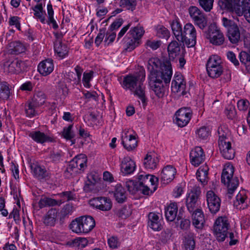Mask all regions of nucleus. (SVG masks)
<instances>
[{
  "label": "nucleus",
  "instance_id": "1",
  "mask_svg": "<svg viewBox=\"0 0 250 250\" xmlns=\"http://www.w3.org/2000/svg\"><path fill=\"white\" fill-rule=\"evenodd\" d=\"M145 72L141 71L138 74H129L124 77L121 83L125 90H129L134 96L140 99L143 104L146 102L145 86L143 82L145 80Z\"/></svg>",
  "mask_w": 250,
  "mask_h": 250
},
{
  "label": "nucleus",
  "instance_id": "2",
  "mask_svg": "<svg viewBox=\"0 0 250 250\" xmlns=\"http://www.w3.org/2000/svg\"><path fill=\"white\" fill-rule=\"evenodd\" d=\"M147 69L150 73L149 79L161 78L165 83H169L172 75L171 64L169 61L161 62L158 58H152L148 62Z\"/></svg>",
  "mask_w": 250,
  "mask_h": 250
},
{
  "label": "nucleus",
  "instance_id": "3",
  "mask_svg": "<svg viewBox=\"0 0 250 250\" xmlns=\"http://www.w3.org/2000/svg\"><path fill=\"white\" fill-rule=\"evenodd\" d=\"M234 167L230 164L225 165L221 175V182L228 187V194L229 198L233 193L239 185L238 177L233 175Z\"/></svg>",
  "mask_w": 250,
  "mask_h": 250
},
{
  "label": "nucleus",
  "instance_id": "4",
  "mask_svg": "<svg viewBox=\"0 0 250 250\" xmlns=\"http://www.w3.org/2000/svg\"><path fill=\"white\" fill-rule=\"evenodd\" d=\"M94 218L90 216H81L73 220L69 225L72 231L76 233H87L95 227Z\"/></svg>",
  "mask_w": 250,
  "mask_h": 250
},
{
  "label": "nucleus",
  "instance_id": "5",
  "mask_svg": "<svg viewBox=\"0 0 250 250\" xmlns=\"http://www.w3.org/2000/svg\"><path fill=\"white\" fill-rule=\"evenodd\" d=\"M144 32L142 27L136 26L131 29L124 38L125 49L127 51H131L138 46L139 40Z\"/></svg>",
  "mask_w": 250,
  "mask_h": 250
},
{
  "label": "nucleus",
  "instance_id": "6",
  "mask_svg": "<svg viewBox=\"0 0 250 250\" xmlns=\"http://www.w3.org/2000/svg\"><path fill=\"white\" fill-rule=\"evenodd\" d=\"M219 134L218 145L222 156L228 160L232 159L234 157V151L231 147V143L225 133L222 127L218 130Z\"/></svg>",
  "mask_w": 250,
  "mask_h": 250
},
{
  "label": "nucleus",
  "instance_id": "7",
  "mask_svg": "<svg viewBox=\"0 0 250 250\" xmlns=\"http://www.w3.org/2000/svg\"><path fill=\"white\" fill-rule=\"evenodd\" d=\"M137 179V182L141 187V193L144 195H149L150 185L155 186L153 189L154 190L156 189V184L158 182V178L157 177L142 172L138 174Z\"/></svg>",
  "mask_w": 250,
  "mask_h": 250
},
{
  "label": "nucleus",
  "instance_id": "8",
  "mask_svg": "<svg viewBox=\"0 0 250 250\" xmlns=\"http://www.w3.org/2000/svg\"><path fill=\"white\" fill-rule=\"evenodd\" d=\"M222 61L219 56L212 55L208 59L206 68L208 76L212 78L219 77L223 73Z\"/></svg>",
  "mask_w": 250,
  "mask_h": 250
},
{
  "label": "nucleus",
  "instance_id": "9",
  "mask_svg": "<svg viewBox=\"0 0 250 250\" xmlns=\"http://www.w3.org/2000/svg\"><path fill=\"white\" fill-rule=\"evenodd\" d=\"M229 227V223L226 217H219L216 220L213 230L217 241L223 242L225 240Z\"/></svg>",
  "mask_w": 250,
  "mask_h": 250
},
{
  "label": "nucleus",
  "instance_id": "10",
  "mask_svg": "<svg viewBox=\"0 0 250 250\" xmlns=\"http://www.w3.org/2000/svg\"><path fill=\"white\" fill-rule=\"evenodd\" d=\"M183 40L179 41L185 43L188 47H193L196 42V31L193 25L190 23H186L182 33Z\"/></svg>",
  "mask_w": 250,
  "mask_h": 250
},
{
  "label": "nucleus",
  "instance_id": "11",
  "mask_svg": "<svg viewBox=\"0 0 250 250\" xmlns=\"http://www.w3.org/2000/svg\"><path fill=\"white\" fill-rule=\"evenodd\" d=\"M189 15L194 23L200 29H203L208 24L207 17L202 11L196 6H190L188 8Z\"/></svg>",
  "mask_w": 250,
  "mask_h": 250
},
{
  "label": "nucleus",
  "instance_id": "12",
  "mask_svg": "<svg viewBox=\"0 0 250 250\" xmlns=\"http://www.w3.org/2000/svg\"><path fill=\"white\" fill-rule=\"evenodd\" d=\"M201 193L200 187L195 186L188 194L186 198V206L188 210L190 213L197 208L198 201Z\"/></svg>",
  "mask_w": 250,
  "mask_h": 250
},
{
  "label": "nucleus",
  "instance_id": "13",
  "mask_svg": "<svg viewBox=\"0 0 250 250\" xmlns=\"http://www.w3.org/2000/svg\"><path fill=\"white\" fill-rule=\"evenodd\" d=\"M192 115L191 110L187 107H182L175 113L174 122L180 127L186 126L191 120Z\"/></svg>",
  "mask_w": 250,
  "mask_h": 250
},
{
  "label": "nucleus",
  "instance_id": "14",
  "mask_svg": "<svg viewBox=\"0 0 250 250\" xmlns=\"http://www.w3.org/2000/svg\"><path fill=\"white\" fill-rule=\"evenodd\" d=\"M25 62L18 59H10L4 63V70L11 74L19 73L24 70Z\"/></svg>",
  "mask_w": 250,
  "mask_h": 250
},
{
  "label": "nucleus",
  "instance_id": "15",
  "mask_svg": "<svg viewBox=\"0 0 250 250\" xmlns=\"http://www.w3.org/2000/svg\"><path fill=\"white\" fill-rule=\"evenodd\" d=\"M208 206L212 214L217 212L220 208L221 200L212 190L208 191L206 195Z\"/></svg>",
  "mask_w": 250,
  "mask_h": 250
},
{
  "label": "nucleus",
  "instance_id": "16",
  "mask_svg": "<svg viewBox=\"0 0 250 250\" xmlns=\"http://www.w3.org/2000/svg\"><path fill=\"white\" fill-rule=\"evenodd\" d=\"M149 79V83L151 89L158 98H163L165 94L166 90L162 83V80H164L163 78H154Z\"/></svg>",
  "mask_w": 250,
  "mask_h": 250
},
{
  "label": "nucleus",
  "instance_id": "17",
  "mask_svg": "<svg viewBox=\"0 0 250 250\" xmlns=\"http://www.w3.org/2000/svg\"><path fill=\"white\" fill-rule=\"evenodd\" d=\"M28 135L38 144H43L45 143H51L54 141L53 137L49 133H45L39 130L29 132Z\"/></svg>",
  "mask_w": 250,
  "mask_h": 250
},
{
  "label": "nucleus",
  "instance_id": "18",
  "mask_svg": "<svg viewBox=\"0 0 250 250\" xmlns=\"http://www.w3.org/2000/svg\"><path fill=\"white\" fill-rule=\"evenodd\" d=\"M208 36L210 42L216 45L222 44L225 40L222 32L214 26H211L209 28Z\"/></svg>",
  "mask_w": 250,
  "mask_h": 250
},
{
  "label": "nucleus",
  "instance_id": "19",
  "mask_svg": "<svg viewBox=\"0 0 250 250\" xmlns=\"http://www.w3.org/2000/svg\"><path fill=\"white\" fill-rule=\"evenodd\" d=\"M205 158V155L202 148L200 146H196L190 152V161L191 164L198 167L202 163Z\"/></svg>",
  "mask_w": 250,
  "mask_h": 250
},
{
  "label": "nucleus",
  "instance_id": "20",
  "mask_svg": "<svg viewBox=\"0 0 250 250\" xmlns=\"http://www.w3.org/2000/svg\"><path fill=\"white\" fill-rule=\"evenodd\" d=\"M244 46L247 49L239 53V57L241 62L246 67L250 65V36H246L244 39Z\"/></svg>",
  "mask_w": 250,
  "mask_h": 250
},
{
  "label": "nucleus",
  "instance_id": "21",
  "mask_svg": "<svg viewBox=\"0 0 250 250\" xmlns=\"http://www.w3.org/2000/svg\"><path fill=\"white\" fill-rule=\"evenodd\" d=\"M176 173V169L172 166L168 165L164 167L160 176L163 184L167 185L171 182L174 178Z\"/></svg>",
  "mask_w": 250,
  "mask_h": 250
},
{
  "label": "nucleus",
  "instance_id": "22",
  "mask_svg": "<svg viewBox=\"0 0 250 250\" xmlns=\"http://www.w3.org/2000/svg\"><path fill=\"white\" fill-rule=\"evenodd\" d=\"M186 81L183 78V76L180 73L175 74L174 77V80L171 83V90L174 93L181 92L183 95L184 94V91L186 88Z\"/></svg>",
  "mask_w": 250,
  "mask_h": 250
},
{
  "label": "nucleus",
  "instance_id": "23",
  "mask_svg": "<svg viewBox=\"0 0 250 250\" xmlns=\"http://www.w3.org/2000/svg\"><path fill=\"white\" fill-rule=\"evenodd\" d=\"M137 136L136 133L127 135V133L122 136V144L127 151H131L137 146Z\"/></svg>",
  "mask_w": 250,
  "mask_h": 250
},
{
  "label": "nucleus",
  "instance_id": "24",
  "mask_svg": "<svg viewBox=\"0 0 250 250\" xmlns=\"http://www.w3.org/2000/svg\"><path fill=\"white\" fill-rule=\"evenodd\" d=\"M136 168L135 163L129 157H125L121 164V170L124 175L132 174Z\"/></svg>",
  "mask_w": 250,
  "mask_h": 250
},
{
  "label": "nucleus",
  "instance_id": "25",
  "mask_svg": "<svg viewBox=\"0 0 250 250\" xmlns=\"http://www.w3.org/2000/svg\"><path fill=\"white\" fill-rule=\"evenodd\" d=\"M54 70L53 61L52 59H46L40 62L38 71L43 76L50 74Z\"/></svg>",
  "mask_w": 250,
  "mask_h": 250
},
{
  "label": "nucleus",
  "instance_id": "26",
  "mask_svg": "<svg viewBox=\"0 0 250 250\" xmlns=\"http://www.w3.org/2000/svg\"><path fill=\"white\" fill-rule=\"evenodd\" d=\"M162 221L159 216L155 212H150L148 214V226L154 231H159L162 229Z\"/></svg>",
  "mask_w": 250,
  "mask_h": 250
},
{
  "label": "nucleus",
  "instance_id": "27",
  "mask_svg": "<svg viewBox=\"0 0 250 250\" xmlns=\"http://www.w3.org/2000/svg\"><path fill=\"white\" fill-rule=\"evenodd\" d=\"M33 176L40 180L45 179L48 176V172L43 166L38 163L32 164L30 166Z\"/></svg>",
  "mask_w": 250,
  "mask_h": 250
},
{
  "label": "nucleus",
  "instance_id": "28",
  "mask_svg": "<svg viewBox=\"0 0 250 250\" xmlns=\"http://www.w3.org/2000/svg\"><path fill=\"white\" fill-rule=\"evenodd\" d=\"M238 16L244 15L246 20L250 23V0H244L242 4L237 7L235 10Z\"/></svg>",
  "mask_w": 250,
  "mask_h": 250
},
{
  "label": "nucleus",
  "instance_id": "29",
  "mask_svg": "<svg viewBox=\"0 0 250 250\" xmlns=\"http://www.w3.org/2000/svg\"><path fill=\"white\" fill-rule=\"evenodd\" d=\"M192 212V224L198 229H201L205 223L204 215L202 210L199 208L195 209Z\"/></svg>",
  "mask_w": 250,
  "mask_h": 250
},
{
  "label": "nucleus",
  "instance_id": "30",
  "mask_svg": "<svg viewBox=\"0 0 250 250\" xmlns=\"http://www.w3.org/2000/svg\"><path fill=\"white\" fill-rule=\"evenodd\" d=\"M54 48L55 53L60 59H62L68 56L69 48L66 44L62 42L55 41Z\"/></svg>",
  "mask_w": 250,
  "mask_h": 250
},
{
  "label": "nucleus",
  "instance_id": "31",
  "mask_svg": "<svg viewBox=\"0 0 250 250\" xmlns=\"http://www.w3.org/2000/svg\"><path fill=\"white\" fill-rule=\"evenodd\" d=\"M26 50L25 45L19 41L12 42L8 44V52L14 55H18Z\"/></svg>",
  "mask_w": 250,
  "mask_h": 250
},
{
  "label": "nucleus",
  "instance_id": "32",
  "mask_svg": "<svg viewBox=\"0 0 250 250\" xmlns=\"http://www.w3.org/2000/svg\"><path fill=\"white\" fill-rule=\"evenodd\" d=\"M178 212V207L175 203H170L165 208V216L168 221H173L176 218Z\"/></svg>",
  "mask_w": 250,
  "mask_h": 250
},
{
  "label": "nucleus",
  "instance_id": "33",
  "mask_svg": "<svg viewBox=\"0 0 250 250\" xmlns=\"http://www.w3.org/2000/svg\"><path fill=\"white\" fill-rule=\"evenodd\" d=\"M208 167L207 165L200 167L196 172V177L202 185H206L208 182Z\"/></svg>",
  "mask_w": 250,
  "mask_h": 250
},
{
  "label": "nucleus",
  "instance_id": "34",
  "mask_svg": "<svg viewBox=\"0 0 250 250\" xmlns=\"http://www.w3.org/2000/svg\"><path fill=\"white\" fill-rule=\"evenodd\" d=\"M227 36L232 43L235 44L239 42L240 40V31L237 25L228 29Z\"/></svg>",
  "mask_w": 250,
  "mask_h": 250
},
{
  "label": "nucleus",
  "instance_id": "35",
  "mask_svg": "<svg viewBox=\"0 0 250 250\" xmlns=\"http://www.w3.org/2000/svg\"><path fill=\"white\" fill-rule=\"evenodd\" d=\"M170 26L174 36L177 41H182L183 38L182 33L183 29L182 27L179 20L177 19L173 20L170 22Z\"/></svg>",
  "mask_w": 250,
  "mask_h": 250
},
{
  "label": "nucleus",
  "instance_id": "36",
  "mask_svg": "<svg viewBox=\"0 0 250 250\" xmlns=\"http://www.w3.org/2000/svg\"><path fill=\"white\" fill-rule=\"evenodd\" d=\"M247 197L244 190L240 191L236 196V200L234 202V206L238 209H244L248 206L246 200Z\"/></svg>",
  "mask_w": 250,
  "mask_h": 250
},
{
  "label": "nucleus",
  "instance_id": "37",
  "mask_svg": "<svg viewBox=\"0 0 250 250\" xmlns=\"http://www.w3.org/2000/svg\"><path fill=\"white\" fill-rule=\"evenodd\" d=\"M57 214V210L54 208H51L44 216V223L47 226H54L56 222Z\"/></svg>",
  "mask_w": 250,
  "mask_h": 250
},
{
  "label": "nucleus",
  "instance_id": "38",
  "mask_svg": "<svg viewBox=\"0 0 250 250\" xmlns=\"http://www.w3.org/2000/svg\"><path fill=\"white\" fill-rule=\"evenodd\" d=\"M63 201H57L55 199L45 196H42L39 202V206L40 208H42L46 207L54 206L56 205L60 206L62 203Z\"/></svg>",
  "mask_w": 250,
  "mask_h": 250
},
{
  "label": "nucleus",
  "instance_id": "39",
  "mask_svg": "<svg viewBox=\"0 0 250 250\" xmlns=\"http://www.w3.org/2000/svg\"><path fill=\"white\" fill-rule=\"evenodd\" d=\"M167 51L169 58L174 59L180 55L181 48L179 43L176 41H173L168 45Z\"/></svg>",
  "mask_w": 250,
  "mask_h": 250
},
{
  "label": "nucleus",
  "instance_id": "40",
  "mask_svg": "<svg viewBox=\"0 0 250 250\" xmlns=\"http://www.w3.org/2000/svg\"><path fill=\"white\" fill-rule=\"evenodd\" d=\"M241 0H219L218 5L222 9L233 8L234 11L240 5Z\"/></svg>",
  "mask_w": 250,
  "mask_h": 250
},
{
  "label": "nucleus",
  "instance_id": "41",
  "mask_svg": "<svg viewBox=\"0 0 250 250\" xmlns=\"http://www.w3.org/2000/svg\"><path fill=\"white\" fill-rule=\"evenodd\" d=\"M183 245L185 250H193L195 249V242L193 234L189 233L185 236Z\"/></svg>",
  "mask_w": 250,
  "mask_h": 250
},
{
  "label": "nucleus",
  "instance_id": "42",
  "mask_svg": "<svg viewBox=\"0 0 250 250\" xmlns=\"http://www.w3.org/2000/svg\"><path fill=\"white\" fill-rule=\"evenodd\" d=\"M159 160L156 157L147 154L144 159V166L146 169H153L157 167Z\"/></svg>",
  "mask_w": 250,
  "mask_h": 250
},
{
  "label": "nucleus",
  "instance_id": "43",
  "mask_svg": "<svg viewBox=\"0 0 250 250\" xmlns=\"http://www.w3.org/2000/svg\"><path fill=\"white\" fill-rule=\"evenodd\" d=\"M114 195L116 200L119 203H123L126 199V192L125 189L121 185L116 186Z\"/></svg>",
  "mask_w": 250,
  "mask_h": 250
},
{
  "label": "nucleus",
  "instance_id": "44",
  "mask_svg": "<svg viewBox=\"0 0 250 250\" xmlns=\"http://www.w3.org/2000/svg\"><path fill=\"white\" fill-rule=\"evenodd\" d=\"M47 21L46 22L48 24H52V27L54 29H57L58 28V25L56 21L54 19V10L52 8V5L50 2L47 5Z\"/></svg>",
  "mask_w": 250,
  "mask_h": 250
},
{
  "label": "nucleus",
  "instance_id": "45",
  "mask_svg": "<svg viewBox=\"0 0 250 250\" xmlns=\"http://www.w3.org/2000/svg\"><path fill=\"white\" fill-rule=\"evenodd\" d=\"M120 7L127 10L133 11L137 5L136 0H117Z\"/></svg>",
  "mask_w": 250,
  "mask_h": 250
},
{
  "label": "nucleus",
  "instance_id": "46",
  "mask_svg": "<svg viewBox=\"0 0 250 250\" xmlns=\"http://www.w3.org/2000/svg\"><path fill=\"white\" fill-rule=\"evenodd\" d=\"M39 107L32 101H29L25 105V111L27 116L32 117L37 114L36 110L37 107Z\"/></svg>",
  "mask_w": 250,
  "mask_h": 250
},
{
  "label": "nucleus",
  "instance_id": "47",
  "mask_svg": "<svg viewBox=\"0 0 250 250\" xmlns=\"http://www.w3.org/2000/svg\"><path fill=\"white\" fill-rule=\"evenodd\" d=\"M46 100V95L44 93L41 91H37L35 92L33 98L31 100L37 105L38 106H40L43 105Z\"/></svg>",
  "mask_w": 250,
  "mask_h": 250
},
{
  "label": "nucleus",
  "instance_id": "48",
  "mask_svg": "<svg viewBox=\"0 0 250 250\" xmlns=\"http://www.w3.org/2000/svg\"><path fill=\"white\" fill-rule=\"evenodd\" d=\"M125 186L128 191L131 194H135L137 192L141 193V187L137 182L132 180H128L125 183Z\"/></svg>",
  "mask_w": 250,
  "mask_h": 250
},
{
  "label": "nucleus",
  "instance_id": "49",
  "mask_svg": "<svg viewBox=\"0 0 250 250\" xmlns=\"http://www.w3.org/2000/svg\"><path fill=\"white\" fill-rule=\"evenodd\" d=\"M210 132L208 127L204 126L197 129L196 134L199 139L206 140L210 136Z\"/></svg>",
  "mask_w": 250,
  "mask_h": 250
},
{
  "label": "nucleus",
  "instance_id": "50",
  "mask_svg": "<svg viewBox=\"0 0 250 250\" xmlns=\"http://www.w3.org/2000/svg\"><path fill=\"white\" fill-rule=\"evenodd\" d=\"M88 182L85 184L83 189L86 192H90L94 188L95 182L97 181V177H94V175L90 174L87 176Z\"/></svg>",
  "mask_w": 250,
  "mask_h": 250
},
{
  "label": "nucleus",
  "instance_id": "51",
  "mask_svg": "<svg viewBox=\"0 0 250 250\" xmlns=\"http://www.w3.org/2000/svg\"><path fill=\"white\" fill-rule=\"evenodd\" d=\"M94 72L93 71H90L89 72H84L83 73V76L82 79V82L83 86L85 88H90L91 86L90 81L93 78Z\"/></svg>",
  "mask_w": 250,
  "mask_h": 250
},
{
  "label": "nucleus",
  "instance_id": "52",
  "mask_svg": "<svg viewBox=\"0 0 250 250\" xmlns=\"http://www.w3.org/2000/svg\"><path fill=\"white\" fill-rule=\"evenodd\" d=\"M74 70L76 72V76L73 79L69 78L70 82H73L74 84L78 85L80 84L81 81V76L83 72V69L79 65H77L75 68Z\"/></svg>",
  "mask_w": 250,
  "mask_h": 250
},
{
  "label": "nucleus",
  "instance_id": "53",
  "mask_svg": "<svg viewBox=\"0 0 250 250\" xmlns=\"http://www.w3.org/2000/svg\"><path fill=\"white\" fill-rule=\"evenodd\" d=\"M73 125H70L67 127H65L62 132V136L65 139L69 140L74 137V134L72 131Z\"/></svg>",
  "mask_w": 250,
  "mask_h": 250
},
{
  "label": "nucleus",
  "instance_id": "54",
  "mask_svg": "<svg viewBox=\"0 0 250 250\" xmlns=\"http://www.w3.org/2000/svg\"><path fill=\"white\" fill-rule=\"evenodd\" d=\"M107 243L109 248L112 249H118L121 245V241L116 236L110 237L108 239Z\"/></svg>",
  "mask_w": 250,
  "mask_h": 250
},
{
  "label": "nucleus",
  "instance_id": "55",
  "mask_svg": "<svg viewBox=\"0 0 250 250\" xmlns=\"http://www.w3.org/2000/svg\"><path fill=\"white\" fill-rule=\"evenodd\" d=\"M200 5L206 12H209L213 7L214 0H198Z\"/></svg>",
  "mask_w": 250,
  "mask_h": 250
},
{
  "label": "nucleus",
  "instance_id": "56",
  "mask_svg": "<svg viewBox=\"0 0 250 250\" xmlns=\"http://www.w3.org/2000/svg\"><path fill=\"white\" fill-rule=\"evenodd\" d=\"M157 35L161 38L167 39L170 35L169 31L163 26H158L157 27Z\"/></svg>",
  "mask_w": 250,
  "mask_h": 250
},
{
  "label": "nucleus",
  "instance_id": "57",
  "mask_svg": "<svg viewBox=\"0 0 250 250\" xmlns=\"http://www.w3.org/2000/svg\"><path fill=\"white\" fill-rule=\"evenodd\" d=\"M112 208V203L109 198L104 197L102 203H101L100 210L102 211H108Z\"/></svg>",
  "mask_w": 250,
  "mask_h": 250
},
{
  "label": "nucleus",
  "instance_id": "58",
  "mask_svg": "<svg viewBox=\"0 0 250 250\" xmlns=\"http://www.w3.org/2000/svg\"><path fill=\"white\" fill-rule=\"evenodd\" d=\"M88 243V241L85 238H77L73 241V245L74 246L78 247L79 249H83L84 248Z\"/></svg>",
  "mask_w": 250,
  "mask_h": 250
},
{
  "label": "nucleus",
  "instance_id": "59",
  "mask_svg": "<svg viewBox=\"0 0 250 250\" xmlns=\"http://www.w3.org/2000/svg\"><path fill=\"white\" fill-rule=\"evenodd\" d=\"M59 196L62 199L60 201H63L62 203L65 201H69L74 199V194L70 191L62 192L59 194Z\"/></svg>",
  "mask_w": 250,
  "mask_h": 250
},
{
  "label": "nucleus",
  "instance_id": "60",
  "mask_svg": "<svg viewBox=\"0 0 250 250\" xmlns=\"http://www.w3.org/2000/svg\"><path fill=\"white\" fill-rule=\"evenodd\" d=\"M225 114L229 119H233L236 114L235 107L233 105H229L225 109Z\"/></svg>",
  "mask_w": 250,
  "mask_h": 250
},
{
  "label": "nucleus",
  "instance_id": "61",
  "mask_svg": "<svg viewBox=\"0 0 250 250\" xmlns=\"http://www.w3.org/2000/svg\"><path fill=\"white\" fill-rule=\"evenodd\" d=\"M66 171L70 173L71 175L74 174L79 172L78 167H77V164H75V162L72 160L69 162V164L66 168Z\"/></svg>",
  "mask_w": 250,
  "mask_h": 250
},
{
  "label": "nucleus",
  "instance_id": "62",
  "mask_svg": "<svg viewBox=\"0 0 250 250\" xmlns=\"http://www.w3.org/2000/svg\"><path fill=\"white\" fill-rule=\"evenodd\" d=\"M104 197H98L93 198L89 201V205L90 206L100 209L101 203H102V200Z\"/></svg>",
  "mask_w": 250,
  "mask_h": 250
},
{
  "label": "nucleus",
  "instance_id": "63",
  "mask_svg": "<svg viewBox=\"0 0 250 250\" xmlns=\"http://www.w3.org/2000/svg\"><path fill=\"white\" fill-rule=\"evenodd\" d=\"M147 47L152 50H156L161 45V42L155 40H147L146 43Z\"/></svg>",
  "mask_w": 250,
  "mask_h": 250
},
{
  "label": "nucleus",
  "instance_id": "64",
  "mask_svg": "<svg viewBox=\"0 0 250 250\" xmlns=\"http://www.w3.org/2000/svg\"><path fill=\"white\" fill-rule=\"evenodd\" d=\"M131 214L130 208L127 207H124L118 211V215L119 217L122 218H126L128 217Z\"/></svg>",
  "mask_w": 250,
  "mask_h": 250
}]
</instances>
